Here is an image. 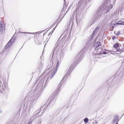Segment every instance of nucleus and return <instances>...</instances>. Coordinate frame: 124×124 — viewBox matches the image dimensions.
<instances>
[{
  "label": "nucleus",
  "instance_id": "44",
  "mask_svg": "<svg viewBox=\"0 0 124 124\" xmlns=\"http://www.w3.org/2000/svg\"><path fill=\"white\" fill-rule=\"evenodd\" d=\"M110 27L111 28H113L114 27V26L112 25V24H110Z\"/></svg>",
  "mask_w": 124,
  "mask_h": 124
},
{
  "label": "nucleus",
  "instance_id": "1",
  "mask_svg": "<svg viewBox=\"0 0 124 124\" xmlns=\"http://www.w3.org/2000/svg\"><path fill=\"white\" fill-rule=\"evenodd\" d=\"M118 71L114 75L107 81V85L106 86V90L108 89L107 93L104 99L101 101V104L102 106L110 98L111 96L114 94L115 92L118 88L119 84L122 77L124 73V70H122L120 73Z\"/></svg>",
  "mask_w": 124,
  "mask_h": 124
},
{
  "label": "nucleus",
  "instance_id": "16",
  "mask_svg": "<svg viewBox=\"0 0 124 124\" xmlns=\"http://www.w3.org/2000/svg\"><path fill=\"white\" fill-rule=\"evenodd\" d=\"M91 37L87 41V42L86 43V44L85 45V46H85V48L87 49V48L88 47H87V46L88 45L89 43H90V42L92 41V40L93 39V38H94V37L92 36L91 35Z\"/></svg>",
  "mask_w": 124,
  "mask_h": 124
},
{
  "label": "nucleus",
  "instance_id": "29",
  "mask_svg": "<svg viewBox=\"0 0 124 124\" xmlns=\"http://www.w3.org/2000/svg\"><path fill=\"white\" fill-rule=\"evenodd\" d=\"M62 119L61 118H60V116H59L56 119L55 121L56 122L57 121V122L58 123V122H59L60 121H62Z\"/></svg>",
  "mask_w": 124,
  "mask_h": 124
},
{
  "label": "nucleus",
  "instance_id": "47",
  "mask_svg": "<svg viewBox=\"0 0 124 124\" xmlns=\"http://www.w3.org/2000/svg\"><path fill=\"white\" fill-rule=\"evenodd\" d=\"M83 0H80L79 1H80V3H81V2H82V6H83V3L84 2H83Z\"/></svg>",
  "mask_w": 124,
  "mask_h": 124
},
{
  "label": "nucleus",
  "instance_id": "40",
  "mask_svg": "<svg viewBox=\"0 0 124 124\" xmlns=\"http://www.w3.org/2000/svg\"><path fill=\"white\" fill-rule=\"evenodd\" d=\"M65 9H64V8H62V11H61V14H61V13H62L63 12H64L65 11Z\"/></svg>",
  "mask_w": 124,
  "mask_h": 124
},
{
  "label": "nucleus",
  "instance_id": "15",
  "mask_svg": "<svg viewBox=\"0 0 124 124\" xmlns=\"http://www.w3.org/2000/svg\"><path fill=\"white\" fill-rule=\"evenodd\" d=\"M99 26L98 25L97 27L95 28L93 32L92 33L91 35L94 37L95 35H96L97 32L99 31Z\"/></svg>",
  "mask_w": 124,
  "mask_h": 124
},
{
  "label": "nucleus",
  "instance_id": "63",
  "mask_svg": "<svg viewBox=\"0 0 124 124\" xmlns=\"http://www.w3.org/2000/svg\"><path fill=\"white\" fill-rule=\"evenodd\" d=\"M118 123H117L115 124H118Z\"/></svg>",
  "mask_w": 124,
  "mask_h": 124
},
{
  "label": "nucleus",
  "instance_id": "35",
  "mask_svg": "<svg viewBox=\"0 0 124 124\" xmlns=\"http://www.w3.org/2000/svg\"><path fill=\"white\" fill-rule=\"evenodd\" d=\"M6 124H12V122L11 121L8 120L7 122V123Z\"/></svg>",
  "mask_w": 124,
  "mask_h": 124
},
{
  "label": "nucleus",
  "instance_id": "32",
  "mask_svg": "<svg viewBox=\"0 0 124 124\" xmlns=\"http://www.w3.org/2000/svg\"><path fill=\"white\" fill-rule=\"evenodd\" d=\"M103 48H104V45H103ZM102 51H103V52H108H108L109 51V50H108L107 49H103V47Z\"/></svg>",
  "mask_w": 124,
  "mask_h": 124
},
{
  "label": "nucleus",
  "instance_id": "33",
  "mask_svg": "<svg viewBox=\"0 0 124 124\" xmlns=\"http://www.w3.org/2000/svg\"><path fill=\"white\" fill-rule=\"evenodd\" d=\"M84 121L85 123H88V119L87 118H84Z\"/></svg>",
  "mask_w": 124,
  "mask_h": 124
},
{
  "label": "nucleus",
  "instance_id": "26",
  "mask_svg": "<svg viewBox=\"0 0 124 124\" xmlns=\"http://www.w3.org/2000/svg\"><path fill=\"white\" fill-rule=\"evenodd\" d=\"M65 0H63L64 1V3L63 7V8H64L65 9H66L67 6L66 5V3L65 1Z\"/></svg>",
  "mask_w": 124,
  "mask_h": 124
},
{
  "label": "nucleus",
  "instance_id": "9",
  "mask_svg": "<svg viewBox=\"0 0 124 124\" xmlns=\"http://www.w3.org/2000/svg\"><path fill=\"white\" fill-rule=\"evenodd\" d=\"M14 35L10 39L7 43L6 45L4 46V49H3L1 51V54L3 53L5 51V50L9 48L11 46L12 44L15 42V40L16 39V36H14Z\"/></svg>",
  "mask_w": 124,
  "mask_h": 124
},
{
  "label": "nucleus",
  "instance_id": "2",
  "mask_svg": "<svg viewBox=\"0 0 124 124\" xmlns=\"http://www.w3.org/2000/svg\"><path fill=\"white\" fill-rule=\"evenodd\" d=\"M53 61H52V65L51 67H50L51 66V65H48L47 66L46 68L47 69L44 71L43 73L45 74V73H46L47 71H48L47 72V73L44 76V77L41 79V80H40L42 78V77H41V76H40L37 79L35 82V84H37L34 90V92H36V91L38 90V88L40 90V91L39 92V93H41V92H42L43 90V89H42V88L43 87V85H42V84H41H41H40V85L39 86V81L40 83L41 82H44L45 80L46 79L44 86V87L46 86L47 85V84L46 83H47L48 80V79L49 76L46 79V78L49 74L50 72V70H52L53 69V68H52V69H51L53 66Z\"/></svg>",
  "mask_w": 124,
  "mask_h": 124
},
{
  "label": "nucleus",
  "instance_id": "55",
  "mask_svg": "<svg viewBox=\"0 0 124 124\" xmlns=\"http://www.w3.org/2000/svg\"><path fill=\"white\" fill-rule=\"evenodd\" d=\"M109 52H113V51L111 50H109Z\"/></svg>",
  "mask_w": 124,
  "mask_h": 124
},
{
  "label": "nucleus",
  "instance_id": "52",
  "mask_svg": "<svg viewBox=\"0 0 124 124\" xmlns=\"http://www.w3.org/2000/svg\"><path fill=\"white\" fill-rule=\"evenodd\" d=\"M71 6H70L69 8H68V9H67V10H68V11H69V9H70V8H71Z\"/></svg>",
  "mask_w": 124,
  "mask_h": 124
},
{
  "label": "nucleus",
  "instance_id": "11",
  "mask_svg": "<svg viewBox=\"0 0 124 124\" xmlns=\"http://www.w3.org/2000/svg\"><path fill=\"white\" fill-rule=\"evenodd\" d=\"M67 70H66V73L65 75L63 77V78H62V80L61 81L59 84L58 85V89L57 91L58 92L59 91V90H60V88L62 86V84L65 81L66 79L68 77L69 75H70V73H69V74H68V72H67Z\"/></svg>",
  "mask_w": 124,
  "mask_h": 124
},
{
  "label": "nucleus",
  "instance_id": "38",
  "mask_svg": "<svg viewBox=\"0 0 124 124\" xmlns=\"http://www.w3.org/2000/svg\"><path fill=\"white\" fill-rule=\"evenodd\" d=\"M116 38V37L115 36H114L112 37V40H114Z\"/></svg>",
  "mask_w": 124,
  "mask_h": 124
},
{
  "label": "nucleus",
  "instance_id": "49",
  "mask_svg": "<svg viewBox=\"0 0 124 124\" xmlns=\"http://www.w3.org/2000/svg\"><path fill=\"white\" fill-rule=\"evenodd\" d=\"M95 96V95L94 96V95H92L91 97V99H92V100L93 99V97H94Z\"/></svg>",
  "mask_w": 124,
  "mask_h": 124
},
{
  "label": "nucleus",
  "instance_id": "57",
  "mask_svg": "<svg viewBox=\"0 0 124 124\" xmlns=\"http://www.w3.org/2000/svg\"><path fill=\"white\" fill-rule=\"evenodd\" d=\"M2 112V111H1V110H0V113H1Z\"/></svg>",
  "mask_w": 124,
  "mask_h": 124
},
{
  "label": "nucleus",
  "instance_id": "17",
  "mask_svg": "<svg viewBox=\"0 0 124 124\" xmlns=\"http://www.w3.org/2000/svg\"><path fill=\"white\" fill-rule=\"evenodd\" d=\"M60 37L58 39L57 42L56 43V44H55V46L54 47V49H53L52 50V57L53 56V55L54 54V51L55 50L56 48L57 47V46H58V45H59V40H60V39L61 38Z\"/></svg>",
  "mask_w": 124,
  "mask_h": 124
},
{
  "label": "nucleus",
  "instance_id": "4",
  "mask_svg": "<svg viewBox=\"0 0 124 124\" xmlns=\"http://www.w3.org/2000/svg\"><path fill=\"white\" fill-rule=\"evenodd\" d=\"M82 2L80 3V1H79L78 3V6L77 7L75 11H74L73 15H72V19L74 18V16L75 15V17L76 18V22L77 24L80 23L82 21L84 17L83 12L84 10V8L83 7L81 8V10L78 16H77V15L79 13V11L81 10V8L82 7Z\"/></svg>",
  "mask_w": 124,
  "mask_h": 124
},
{
  "label": "nucleus",
  "instance_id": "54",
  "mask_svg": "<svg viewBox=\"0 0 124 124\" xmlns=\"http://www.w3.org/2000/svg\"><path fill=\"white\" fill-rule=\"evenodd\" d=\"M31 122H28L27 124H31Z\"/></svg>",
  "mask_w": 124,
  "mask_h": 124
},
{
  "label": "nucleus",
  "instance_id": "21",
  "mask_svg": "<svg viewBox=\"0 0 124 124\" xmlns=\"http://www.w3.org/2000/svg\"><path fill=\"white\" fill-rule=\"evenodd\" d=\"M57 70L56 69H54V71L51 74V75L50 76V79H51L54 76L55 73H56V71H57Z\"/></svg>",
  "mask_w": 124,
  "mask_h": 124
},
{
  "label": "nucleus",
  "instance_id": "7",
  "mask_svg": "<svg viewBox=\"0 0 124 124\" xmlns=\"http://www.w3.org/2000/svg\"><path fill=\"white\" fill-rule=\"evenodd\" d=\"M103 14H104V13L100 9L98 8L97 11H96L91 16L92 17V19H91L90 22L91 23V25L93 24L95 22L99 19L100 18L99 17Z\"/></svg>",
  "mask_w": 124,
  "mask_h": 124
},
{
  "label": "nucleus",
  "instance_id": "14",
  "mask_svg": "<svg viewBox=\"0 0 124 124\" xmlns=\"http://www.w3.org/2000/svg\"><path fill=\"white\" fill-rule=\"evenodd\" d=\"M119 117L118 115H115L113 118V120L112 121V124H114L116 122L117 123L119 121Z\"/></svg>",
  "mask_w": 124,
  "mask_h": 124
},
{
  "label": "nucleus",
  "instance_id": "31",
  "mask_svg": "<svg viewBox=\"0 0 124 124\" xmlns=\"http://www.w3.org/2000/svg\"><path fill=\"white\" fill-rule=\"evenodd\" d=\"M64 40H63L62 39H61V40H60V41L59 42V45H63V46H64L63 44H62V43H63V42Z\"/></svg>",
  "mask_w": 124,
  "mask_h": 124
},
{
  "label": "nucleus",
  "instance_id": "42",
  "mask_svg": "<svg viewBox=\"0 0 124 124\" xmlns=\"http://www.w3.org/2000/svg\"><path fill=\"white\" fill-rule=\"evenodd\" d=\"M58 19H57V20H56V22H55L54 23L52 24V25L53 26H54V25L55 24H56V23L57 22H58Z\"/></svg>",
  "mask_w": 124,
  "mask_h": 124
},
{
  "label": "nucleus",
  "instance_id": "41",
  "mask_svg": "<svg viewBox=\"0 0 124 124\" xmlns=\"http://www.w3.org/2000/svg\"><path fill=\"white\" fill-rule=\"evenodd\" d=\"M124 70V69H123L122 70H121V71L120 72V70H119V69L118 70H117V71L116 72V73L118 72V73H120V72H121V71L122 70ZM124 75V74H123V76H122V77H123V76Z\"/></svg>",
  "mask_w": 124,
  "mask_h": 124
},
{
  "label": "nucleus",
  "instance_id": "53",
  "mask_svg": "<svg viewBox=\"0 0 124 124\" xmlns=\"http://www.w3.org/2000/svg\"><path fill=\"white\" fill-rule=\"evenodd\" d=\"M116 24H116V23H113V24H112V25H113V26H115L116 25Z\"/></svg>",
  "mask_w": 124,
  "mask_h": 124
},
{
  "label": "nucleus",
  "instance_id": "24",
  "mask_svg": "<svg viewBox=\"0 0 124 124\" xmlns=\"http://www.w3.org/2000/svg\"><path fill=\"white\" fill-rule=\"evenodd\" d=\"M42 120V119L41 118H39L37 121V122L36 123V124H40Z\"/></svg>",
  "mask_w": 124,
  "mask_h": 124
},
{
  "label": "nucleus",
  "instance_id": "59",
  "mask_svg": "<svg viewBox=\"0 0 124 124\" xmlns=\"http://www.w3.org/2000/svg\"><path fill=\"white\" fill-rule=\"evenodd\" d=\"M119 45V46H121V44H120V45Z\"/></svg>",
  "mask_w": 124,
  "mask_h": 124
},
{
  "label": "nucleus",
  "instance_id": "51",
  "mask_svg": "<svg viewBox=\"0 0 124 124\" xmlns=\"http://www.w3.org/2000/svg\"><path fill=\"white\" fill-rule=\"evenodd\" d=\"M53 26L52 25L51 26H50L51 27L50 28H49L48 30H47L46 31H48L52 27H53Z\"/></svg>",
  "mask_w": 124,
  "mask_h": 124
},
{
  "label": "nucleus",
  "instance_id": "64",
  "mask_svg": "<svg viewBox=\"0 0 124 124\" xmlns=\"http://www.w3.org/2000/svg\"><path fill=\"white\" fill-rule=\"evenodd\" d=\"M123 60L124 61V58H123Z\"/></svg>",
  "mask_w": 124,
  "mask_h": 124
},
{
  "label": "nucleus",
  "instance_id": "20",
  "mask_svg": "<svg viewBox=\"0 0 124 124\" xmlns=\"http://www.w3.org/2000/svg\"><path fill=\"white\" fill-rule=\"evenodd\" d=\"M120 44V43H117V42L116 43H115L113 45V47L116 50V51H117V50L118 49V47H119V45Z\"/></svg>",
  "mask_w": 124,
  "mask_h": 124
},
{
  "label": "nucleus",
  "instance_id": "28",
  "mask_svg": "<svg viewBox=\"0 0 124 124\" xmlns=\"http://www.w3.org/2000/svg\"><path fill=\"white\" fill-rule=\"evenodd\" d=\"M124 49H120L119 48L117 50L116 52H120L121 51V53H119V54H121L122 52H124Z\"/></svg>",
  "mask_w": 124,
  "mask_h": 124
},
{
  "label": "nucleus",
  "instance_id": "36",
  "mask_svg": "<svg viewBox=\"0 0 124 124\" xmlns=\"http://www.w3.org/2000/svg\"><path fill=\"white\" fill-rule=\"evenodd\" d=\"M120 31H118L117 32V33L116 34V36H119L120 35Z\"/></svg>",
  "mask_w": 124,
  "mask_h": 124
},
{
  "label": "nucleus",
  "instance_id": "5",
  "mask_svg": "<svg viewBox=\"0 0 124 124\" xmlns=\"http://www.w3.org/2000/svg\"><path fill=\"white\" fill-rule=\"evenodd\" d=\"M58 93V92L57 91L56 92H54L53 93L50 97L48 99L46 103L43 105V107H41L40 108L39 112L41 110H42L43 108V111H44L48 108V107L50 108L53 106V105L56 102L55 101L56 100V97Z\"/></svg>",
  "mask_w": 124,
  "mask_h": 124
},
{
  "label": "nucleus",
  "instance_id": "46",
  "mask_svg": "<svg viewBox=\"0 0 124 124\" xmlns=\"http://www.w3.org/2000/svg\"><path fill=\"white\" fill-rule=\"evenodd\" d=\"M66 38V35H65L62 39H63V40H64V39H65Z\"/></svg>",
  "mask_w": 124,
  "mask_h": 124
},
{
  "label": "nucleus",
  "instance_id": "45",
  "mask_svg": "<svg viewBox=\"0 0 124 124\" xmlns=\"http://www.w3.org/2000/svg\"><path fill=\"white\" fill-rule=\"evenodd\" d=\"M34 121L32 120H31V119H30L29 120V122H31V123H32Z\"/></svg>",
  "mask_w": 124,
  "mask_h": 124
},
{
  "label": "nucleus",
  "instance_id": "50",
  "mask_svg": "<svg viewBox=\"0 0 124 124\" xmlns=\"http://www.w3.org/2000/svg\"><path fill=\"white\" fill-rule=\"evenodd\" d=\"M53 26L52 25L51 26H50L51 27L50 28H49L48 30H47L46 31H48L52 27H53Z\"/></svg>",
  "mask_w": 124,
  "mask_h": 124
},
{
  "label": "nucleus",
  "instance_id": "6",
  "mask_svg": "<svg viewBox=\"0 0 124 124\" xmlns=\"http://www.w3.org/2000/svg\"><path fill=\"white\" fill-rule=\"evenodd\" d=\"M110 1V0H104L102 5L99 8L104 14L107 13L113 7L111 4H109V6L107 5L109 3Z\"/></svg>",
  "mask_w": 124,
  "mask_h": 124
},
{
  "label": "nucleus",
  "instance_id": "22",
  "mask_svg": "<svg viewBox=\"0 0 124 124\" xmlns=\"http://www.w3.org/2000/svg\"><path fill=\"white\" fill-rule=\"evenodd\" d=\"M59 23H57L56 24V25L55 27H54L52 30L48 34H49L48 35V36H49L50 35H52V34L53 33V32L54 31V30H55V29L56 27H57V26L58 25Z\"/></svg>",
  "mask_w": 124,
  "mask_h": 124
},
{
  "label": "nucleus",
  "instance_id": "56",
  "mask_svg": "<svg viewBox=\"0 0 124 124\" xmlns=\"http://www.w3.org/2000/svg\"><path fill=\"white\" fill-rule=\"evenodd\" d=\"M95 124H97V122L96 121V120H95Z\"/></svg>",
  "mask_w": 124,
  "mask_h": 124
},
{
  "label": "nucleus",
  "instance_id": "19",
  "mask_svg": "<svg viewBox=\"0 0 124 124\" xmlns=\"http://www.w3.org/2000/svg\"><path fill=\"white\" fill-rule=\"evenodd\" d=\"M101 45V44L100 42L97 41L94 44L93 46L95 49H96Z\"/></svg>",
  "mask_w": 124,
  "mask_h": 124
},
{
  "label": "nucleus",
  "instance_id": "8",
  "mask_svg": "<svg viewBox=\"0 0 124 124\" xmlns=\"http://www.w3.org/2000/svg\"><path fill=\"white\" fill-rule=\"evenodd\" d=\"M32 95V96H30L29 97L27 100V103L26 107H27V108L29 107L28 111L31 110L33 103L36 100L35 95L31 94V96Z\"/></svg>",
  "mask_w": 124,
  "mask_h": 124
},
{
  "label": "nucleus",
  "instance_id": "30",
  "mask_svg": "<svg viewBox=\"0 0 124 124\" xmlns=\"http://www.w3.org/2000/svg\"><path fill=\"white\" fill-rule=\"evenodd\" d=\"M20 32L21 33H24V34H34L36 33L29 32Z\"/></svg>",
  "mask_w": 124,
  "mask_h": 124
},
{
  "label": "nucleus",
  "instance_id": "12",
  "mask_svg": "<svg viewBox=\"0 0 124 124\" xmlns=\"http://www.w3.org/2000/svg\"><path fill=\"white\" fill-rule=\"evenodd\" d=\"M62 111V109H58L57 110L54 111L52 113L51 115V116H53L52 119V120H53L54 119V116L55 115V116H58V115L60 114H61L60 112Z\"/></svg>",
  "mask_w": 124,
  "mask_h": 124
},
{
  "label": "nucleus",
  "instance_id": "23",
  "mask_svg": "<svg viewBox=\"0 0 124 124\" xmlns=\"http://www.w3.org/2000/svg\"><path fill=\"white\" fill-rule=\"evenodd\" d=\"M116 24L117 25H124V22L121 21H117L116 22Z\"/></svg>",
  "mask_w": 124,
  "mask_h": 124
},
{
  "label": "nucleus",
  "instance_id": "10",
  "mask_svg": "<svg viewBox=\"0 0 124 124\" xmlns=\"http://www.w3.org/2000/svg\"><path fill=\"white\" fill-rule=\"evenodd\" d=\"M103 47H101L97 49H95V50L96 51V53L95 54L94 53L93 55H101L102 54H107L108 53V52H103Z\"/></svg>",
  "mask_w": 124,
  "mask_h": 124
},
{
  "label": "nucleus",
  "instance_id": "25",
  "mask_svg": "<svg viewBox=\"0 0 124 124\" xmlns=\"http://www.w3.org/2000/svg\"><path fill=\"white\" fill-rule=\"evenodd\" d=\"M57 63L55 69L58 70L59 66V61L57 59Z\"/></svg>",
  "mask_w": 124,
  "mask_h": 124
},
{
  "label": "nucleus",
  "instance_id": "3",
  "mask_svg": "<svg viewBox=\"0 0 124 124\" xmlns=\"http://www.w3.org/2000/svg\"><path fill=\"white\" fill-rule=\"evenodd\" d=\"M85 46H84L80 52H78L77 53L76 56L74 58L73 61L74 60L72 64H71L70 67L69 69L67 70V72H68V74L70 73L72 70L75 67V65L77 62L80 60L81 61L83 59L84 57V54L87 51V49L85 48Z\"/></svg>",
  "mask_w": 124,
  "mask_h": 124
},
{
  "label": "nucleus",
  "instance_id": "60",
  "mask_svg": "<svg viewBox=\"0 0 124 124\" xmlns=\"http://www.w3.org/2000/svg\"><path fill=\"white\" fill-rule=\"evenodd\" d=\"M71 19H72V17L71 16V17L70 18V20H71Z\"/></svg>",
  "mask_w": 124,
  "mask_h": 124
},
{
  "label": "nucleus",
  "instance_id": "13",
  "mask_svg": "<svg viewBox=\"0 0 124 124\" xmlns=\"http://www.w3.org/2000/svg\"><path fill=\"white\" fill-rule=\"evenodd\" d=\"M2 22L0 21V33L2 34L3 32H4L5 31V25L2 23Z\"/></svg>",
  "mask_w": 124,
  "mask_h": 124
},
{
  "label": "nucleus",
  "instance_id": "58",
  "mask_svg": "<svg viewBox=\"0 0 124 124\" xmlns=\"http://www.w3.org/2000/svg\"><path fill=\"white\" fill-rule=\"evenodd\" d=\"M67 41H66V40H65V42H64V43H66V42Z\"/></svg>",
  "mask_w": 124,
  "mask_h": 124
},
{
  "label": "nucleus",
  "instance_id": "61",
  "mask_svg": "<svg viewBox=\"0 0 124 124\" xmlns=\"http://www.w3.org/2000/svg\"><path fill=\"white\" fill-rule=\"evenodd\" d=\"M67 39H69V38H68V37L67 38Z\"/></svg>",
  "mask_w": 124,
  "mask_h": 124
},
{
  "label": "nucleus",
  "instance_id": "37",
  "mask_svg": "<svg viewBox=\"0 0 124 124\" xmlns=\"http://www.w3.org/2000/svg\"><path fill=\"white\" fill-rule=\"evenodd\" d=\"M44 31H45V30L41 31H38V32H36V33H39V34H40L42 32H44Z\"/></svg>",
  "mask_w": 124,
  "mask_h": 124
},
{
  "label": "nucleus",
  "instance_id": "62",
  "mask_svg": "<svg viewBox=\"0 0 124 124\" xmlns=\"http://www.w3.org/2000/svg\"><path fill=\"white\" fill-rule=\"evenodd\" d=\"M123 47H124V44H123Z\"/></svg>",
  "mask_w": 124,
  "mask_h": 124
},
{
  "label": "nucleus",
  "instance_id": "27",
  "mask_svg": "<svg viewBox=\"0 0 124 124\" xmlns=\"http://www.w3.org/2000/svg\"><path fill=\"white\" fill-rule=\"evenodd\" d=\"M57 48H58V46L56 48L55 50L54 51V53H55V54L56 55V54H57L58 53V49H57ZM54 54L53 56V57H52V58L54 57Z\"/></svg>",
  "mask_w": 124,
  "mask_h": 124
},
{
  "label": "nucleus",
  "instance_id": "43",
  "mask_svg": "<svg viewBox=\"0 0 124 124\" xmlns=\"http://www.w3.org/2000/svg\"><path fill=\"white\" fill-rule=\"evenodd\" d=\"M40 66L39 65V67L38 68H39V67H42L43 66L42 64V63L41 62L40 63Z\"/></svg>",
  "mask_w": 124,
  "mask_h": 124
},
{
  "label": "nucleus",
  "instance_id": "18",
  "mask_svg": "<svg viewBox=\"0 0 124 124\" xmlns=\"http://www.w3.org/2000/svg\"><path fill=\"white\" fill-rule=\"evenodd\" d=\"M60 37L58 39L57 42L56 43V44H55V46L54 47V49H53L52 50V57L53 56V55L54 54V51L55 50L56 48L57 47V46H58V45H59V40H60V39L61 38Z\"/></svg>",
  "mask_w": 124,
  "mask_h": 124
},
{
  "label": "nucleus",
  "instance_id": "39",
  "mask_svg": "<svg viewBox=\"0 0 124 124\" xmlns=\"http://www.w3.org/2000/svg\"><path fill=\"white\" fill-rule=\"evenodd\" d=\"M69 106H68V105H66L63 107V108L64 109L65 108H67Z\"/></svg>",
  "mask_w": 124,
  "mask_h": 124
},
{
  "label": "nucleus",
  "instance_id": "34",
  "mask_svg": "<svg viewBox=\"0 0 124 124\" xmlns=\"http://www.w3.org/2000/svg\"><path fill=\"white\" fill-rule=\"evenodd\" d=\"M0 92L1 93L2 92V91H3L4 90V88H3V86H2V87L0 86Z\"/></svg>",
  "mask_w": 124,
  "mask_h": 124
},
{
  "label": "nucleus",
  "instance_id": "48",
  "mask_svg": "<svg viewBox=\"0 0 124 124\" xmlns=\"http://www.w3.org/2000/svg\"><path fill=\"white\" fill-rule=\"evenodd\" d=\"M30 119L31 120H32L33 121H35L34 120L35 119L33 117H31Z\"/></svg>",
  "mask_w": 124,
  "mask_h": 124
}]
</instances>
